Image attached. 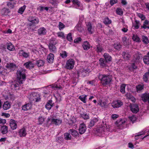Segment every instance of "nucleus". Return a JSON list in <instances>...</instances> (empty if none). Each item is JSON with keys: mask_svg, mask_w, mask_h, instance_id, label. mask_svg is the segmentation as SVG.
<instances>
[{"mask_svg": "<svg viewBox=\"0 0 149 149\" xmlns=\"http://www.w3.org/2000/svg\"><path fill=\"white\" fill-rule=\"evenodd\" d=\"M98 77L102 85L104 86L110 84L112 80V76L109 74H100Z\"/></svg>", "mask_w": 149, "mask_h": 149, "instance_id": "1", "label": "nucleus"}, {"mask_svg": "<svg viewBox=\"0 0 149 149\" xmlns=\"http://www.w3.org/2000/svg\"><path fill=\"white\" fill-rule=\"evenodd\" d=\"M26 70L22 68L18 69L17 72V78L18 83L19 84H22L26 79Z\"/></svg>", "mask_w": 149, "mask_h": 149, "instance_id": "2", "label": "nucleus"}, {"mask_svg": "<svg viewBox=\"0 0 149 149\" xmlns=\"http://www.w3.org/2000/svg\"><path fill=\"white\" fill-rule=\"evenodd\" d=\"M57 43L58 41L55 38H52L50 39L48 47L50 52L52 53L56 52L57 48L55 45Z\"/></svg>", "mask_w": 149, "mask_h": 149, "instance_id": "3", "label": "nucleus"}, {"mask_svg": "<svg viewBox=\"0 0 149 149\" xmlns=\"http://www.w3.org/2000/svg\"><path fill=\"white\" fill-rule=\"evenodd\" d=\"M91 71L88 68H82L77 71V74L78 77L81 76L82 77H85L88 76Z\"/></svg>", "mask_w": 149, "mask_h": 149, "instance_id": "4", "label": "nucleus"}, {"mask_svg": "<svg viewBox=\"0 0 149 149\" xmlns=\"http://www.w3.org/2000/svg\"><path fill=\"white\" fill-rule=\"evenodd\" d=\"M29 100L31 101L39 102L41 101V99L40 96L38 93H34L30 95Z\"/></svg>", "mask_w": 149, "mask_h": 149, "instance_id": "5", "label": "nucleus"}, {"mask_svg": "<svg viewBox=\"0 0 149 149\" xmlns=\"http://www.w3.org/2000/svg\"><path fill=\"white\" fill-rule=\"evenodd\" d=\"M28 20L31 22L29 24L30 26H34L37 24L39 22V19L38 17L32 16L29 17L28 19Z\"/></svg>", "mask_w": 149, "mask_h": 149, "instance_id": "6", "label": "nucleus"}, {"mask_svg": "<svg viewBox=\"0 0 149 149\" xmlns=\"http://www.w3.org/2000/svg\"><path fill=\"white\" fill-rule=\"evenodd\" d=\"M51 121V124L55 125H59L62 123V120L60 119L54 118L53 117L48 118L47 119V123Z\"/></svg>", "mask_w": 149, "mask_h": 149, "instance_id": "7", "label": "nucleus"}, {"mask_svg": "<svg viewBox=\"0 0 149 149\" xmlns=\"http://www.w3.org/2000/svg\"><path fill=\"white\" fill-rule=\"evenodd\" d=\"M74 63L75 61L73 59H69L66 62L65 68L67 69H72L74 67Z\"/></svg>", "mask_w": 149, "mask_h": 149, "instance_id": "8", "label": "nucleus"}, {"mask_svg": "<svg viewBox=\"0 0 149 149\" xmlns=\"http://www.w3.org/2000/svg\"><path fill=\"white\" fill-rule=\"evenodd\" d=\"M17 121L12 119L10 120L9 121V125L12 130H15L17 129Z\"/></svg>", "mask_w": 149, "mask_h": 149, "instance_id": "9", "label": "nucleus"}, {"mask_svg": "<svg viewBox=\"0 0 149 149\" xmlns=\"http://www.w3.org/2000/svg\"><path fill=\"white\" fill-rule=\"evenodd\" d=\"M123 104V102L119 100L114 101L111 103L112 106L114 108H119Z\"/></svg>", "mask_w": 149, "mask_h": 149, "instance_id": "10", "label": "nucleus"}, {"mask_svg": "<svg viewBox=\"0 0 149 149\" xmlns=\"http://www.w3.org/2000/svg\"><path fill=\"white\" fill-rule=\"evenodd\" d=\"M6 67L11 71H14L16 69L17 67V65L13 63H7Z\"/></svg>", "mask_w": 149, "mask_h": 149, "instance_id": "11", "label": "nucleus"}, {"mask_svg": "<svg viewBox=\"0 0 149 149\" xmlns=\"http://www.w3.org/2000/svg\"><path fill=\"white\" fill-rule=\"evenodd\" d=\"M86 125L84 123L80 124L79 131V132L81 134H83L86 131Z\"/></svg>", "mask_w": 149, "mask_h": 149, "instance_id": "12", "label": "nucleus"}, {"mask_svg": "<svg viewBox=\"0 0 149 149\" xmlns=\"http://www.w3.org/2000/svg\"><path fill=\"white\" fill-rule=\"evenodd\" d=\"M130 110L133 113H136L139 110V106L136 104H133L130 105Z\"/></svg>", "mask_w": 149, "mask_h": 149, "instance_id": "13", "label": "nucleus"}, {"mask_svg": "<svg viewBox=\"0 0 149 149\" xmlns=\"http://www.w3.org/2000/svg\"><path fill=\"white\" fill-rule=\"evenodd\" d=\"M47 32L46 29L43 27H40L38 30V34L41 36L45 35Z\"/></svg>", "mask_w": 149, "mask_h": 149, "instance_id": "14", "label": "nucleus"}, {"mask_svg": "<svg viewBox=\"0 0 149 149\" xmlns=\"http://www.w3.org/2000/svg\"><path fill=\"white\" fill-rule=\"evenodd\" d=\"M18 54L19 56H22L26 58L29 57L30 56L29 52H26L23 49L19 50Z\"/></svg>", "mask_w": 149, "mask_h": 149, "instance_id": "15", "label": "nucleus"}, {"mask_svg": "<svg viewBox=\"0 0 149 149\" xmlns=\"http://www.w3.org/2000/svg\"><path fill=\"white\" fill-rule=\"evenodd\" d=\"M18 134L20 137H25L27 134L26 128L23 127L19 130L18 132Z\"/></svg>", "mask_w": 149, "mask_h": 149, "instance_id": "16", "label": "nucleus"}, {"mask_svg": "<svg viewBox=\"0 0 149 149\" xmlns=\"http://www.w3.org/2000/svg\"><path fill=\"white\" fill-rule=\"evenodd\" d=\"M99 64L102 68H104L107 66V62L103 58H101L99 60Z\"/></svg>", "mask_w": 149, "mask_h": 149, "instance_id": "17", "label": "nucleus"}, {"mask_svg": "<svg viewBox=\"0 0 149 149\" xmlns=\"http://www.w3.org/2000/svg\"><path fill=\"white\" fill-rule=\"evenodd\" d=\"M142 100L144 102H147L149 100V93H145L143 94L141 96Z\"/></svg>", "mask_w": 149, "mask_h": 149, "instance_id": "18", "label": "nucleus"}, {"mask_svg": "<svg viewBox=\"0 0 149 149\" xmlns=\"http://www.w3.org/2000/svg\"><path fill=\"white\" fill-rule=\"evenodd\" d=\"M32 104L30 103L26 104L22 107V109L24 111H26L31 109Z\"/></svg>", "mask_w": 149, "mask_h": 149, "instance_id": "19", "label": "nucleus"}, {"mask_svg": "<svg viewBox=\"0 0 149 149\" xmlns=\"http://www.w3.org/2000/svg\"><path fill=\"white\" fill-rule=\"evenodd\" d=\"M8 127L6 125H3L1 126V132L3 134H6L8 132Z\"/></svg>", "mask_w": 149, "mask_h": 149, "instance_id": "20", "label": "nucleus"}, {"mask_svg": "<svg viewBox=\"0 0 149 149\" xmlns=\"http://www.w3.org/2000/svg\"><path fill=\"white\" fill-rule=\"evenodd\" d=\"M54 103H52V100H49L45 105V108L47 110H50L54 106Z\"/></svg>", "mask_w": 149, "mask_h": 149, "instance_id": "21", "label": "nucleus"}, {"mask_svg": "<svg viewBox=\"0 0 149 149\" xmlns=\"http://www.w3.org/2000/svg\"><path fill=\"white\" fill-rule=\"evenodd\" d=\"M11 104L8 101L5 102L2 106L3 109L4 110H6L11 107Z\"/></svg>", "mask_w": 149, "mask_h": 149, "instance_id": "22", "label": "nucleus"}, {"mask_svg": "<svg viewBox=\"0 0 149 149\" xmlns=\"http://www.w3.org/2000/svg\"><path fill=\"white\" fill-rule=\"evenodd\" d=\"M82 46L84 50H88L90 48V45L89 42L87 41L84 42Z\"/></svg>", "mask_w": 149, "mask_h": 149, "instance_id": "23", "label": "nucleus"}, {"mask_svg": "<svg viewBox=\"0 0 149 149\" xmlns=\"http://www.w3.org/2000/svg\"><path fill=\"white\" fill-rule=\"evenodd\" d=\"M137 68V66L134 63H131L128 67V70L130 72H134V70H136Z\"/></svg>", "mask_w": 149, "mask_h": 149, "instance_id": "24", "label": "nucleus"}, {"mask_svg": "<svg viewBox=\"0 0 149 149\" xmlns=\"http://www.w3.org/2000/svg\"><path fill=\"white\" fill-rule=\"evenodd\" d=\"M82 24V22L81 21H79L75 27V29L80 32H82L83 30V28Z\"/></svg>", "mask_w": 149, "mask_h": 149, "instance_id": "25", "label": "nucleus"}, {"mask_svg": "<svg viewBox=\"0 0 149 149\" xmlns=\"http://www.w3.org/2000/svg\"><path fill=\"white\" fill-rule=\"evenodd\" d=\"M86 26L88 33L90 34L93 33L94 32L93 31L92 25L91 23L90 22H88L86 24Z\"/></svg>", "mask_w": 149, "mask_h": 149, "instance_id": "26", "label": "nucleus"}, {"mask_svg": "<svg viewBox=\"0 0 149 149\" xmlns=\"http://www.w3.org/2000/svg\"><path fill=\"white\" fill-rule=\"evenodd\" d=\"M24 65L27 69H32L34 68V64L29 61L24 63Z\"/></svg>", "mask_w": 149, "mask_h": 149, "instance_id": "27", "label": "nucleus"}, {"mask_svg": "<svg viewBox=\"0 0 149 149\" xmlns=\"http://www.w3.org/2000/svg\"><path fill=\"white\" fill-rule=\"evenodd\" d=\"M54 58V55L52 53H50L47 56V61L49 63H53Z\"/></svg>", "mask_w": 149, "mask_h": 149, "instance_id": "28", "label": "nucleus"}, {"mask_svg": "<svg viewBox=\"0 0 149 149\" xmlns=\"http://www.w3.org/2000/svg\"><path fill=\"white\" fill-rule=\"evenodd\" d=\"M103 56L104 58V59L107 62H110L112 61V58L109 54L107 53H104L103 55Z\"/></svg>", "mask_w": 149, "mask_h": 149, "instance_id": "29", "label": "nucleus"}, {"mask_svg": "<svg viewBox=\"0 0 149 149\" xmlns=\"http://www.w3.org/2000/svg\"><path fill=\"white\" fill-rule=\"evenodd\" d=\"M98 121V119L96 118H94L93 119L91 120L90 122V124L88 125V127L91 128L94 125L95 123Z\"/></svg>", "mask_w": 149, "mask_h": 149, "instance_id": "30", "label": "nucleus"}, {"mask_svg": "<svg viewBox=\"0 0 149 149\" xmlns=\"http://www.w3.org/2000/svg\"><path fill=\"white\" fill-rule=\"evenodd\" d=\"M103 50V48L102 45L99 44L96 45V48L95 49V50L97 53H101Z\"/></svg>", "mask_w": 149, "mask_h": 149, "instance_id": "31", "label": "nucleus"}, {"mask_svg": "<svg viewBox=\"0 0 149 149\" xmlns=\"http://www.w3.org/2000/svg\"><path fill=\"white\" fill-rule=\"evenodd\" d=\"M144 88V85L143 84H139L136 86V91L137 92H141L143 90Z\"/></svg>", "mask_w": 149, "mask_h": 149, "instance_id": "32", "label": "nucleus"}, {"mask_svg": "<svg viewBox=\"0 0 149 149\" xmlns=\"http://www.w3.org/2000/svg\"><path fill=\"white\" fill-rule=\"evenodd\" d=\"M44 62L42 60H38L36 61L35 63V65L38 67H40L44 65Z\"/></svg>", "mask_w": 149, "mask_h": 149, "instance_id": "33", "label": "nucleus"}, {"mask_svg": "<svg viewBox=\"0 0 149 149\" xmlns=\"http://www.w3.org/2000/svg\"><path fill=\"white\" fill-rule=\"evenodd\" d=\"M122 55L124 59L126 60H129L130 58V55L127 52L126 53L125 52H123Z\"/></svg>", "mask_w": 149, "mask_h": 149, "instance_id": "34", "label": "nucleus"}, {"mask_svg": "<svg viewBox=\"0 0 149 149\" xmlns=\"http://www.w3.org/2000/svg\"><path fill=\"white\" fill-rule=\"evenodd\" d=\"M122 45L120 43H115L113 45V47L115 49L119 51L122 48Z\"/></svg>", "mask_w": 149, "mask_h": 149, "instance_id": "35", "label": "nucleus"}, {"mask_svg": "<svg viewBox=\"0 0 149 149\" xmlns=\"http://www.w3.org/2000/svg\"><path fill=\"white\" fill-rule=\"evenodd\" d=\"M148 79H149V73L147 72L143 75V79L145 82H147L148 80Z\"/></svg>", "mask_w": 149, "mask_h": 149, "instance_id": "36", "label": "nucleus"}, {"mask_svg": "<svg viewBox=\"0 0 149 149\" xmlns=\"http://www.w3.org/2000/svg\"><path fill=\"white\" fill-rule=\"evenodd\" d=\"M38 124L39 125H41L44 122L45 118L43 116H40L38 118Z\"/></svg>", "mask_w": 149, "mask_h": 149, "instance_id": "37", "label": "nucleus"}, {"mask_svg": "<svg viewBox=\"0 0 149 149\" xmlns=\"http://www.w3.org/2000/svg\"><path fill=\"white\" fill-rule=\"evenodd\" d=\"M148 56H144L143 58V61L144 63L146 64H149V52L147 54Z\"/></svg>", "mask_w": 149, "mask_h": 149, "instance_id": "38", "label": "nucleus"}, {"mask_svg": "<svg viewBox=\"0 0 149 149\" xmlns=\"http://www.w3.org/2000/svg\"><path fill=\"white\" fill-rule=\"evenodd\" d=\"M10 12V10L8 8H3L1 10L2 14L4 15H7Z\"/></svg>", "mask_w": 149, "mask_h": 149, "instance_id": "39", "label": "nucleus"}, {"mask_svg": "<svg viewBox=\"0 0 149 149\" xmlns=\"http://www.w3.org/2000/svg\"><path fill=\"white\" fill-rule=\"evenodd\" d=\"M122 40L123 45L124 46H126L129 45V42L126 36L123 37L122 38Z\"/></svg>", "mask_w": 149, "mask_h": 149, "instance_id": "40", "label": "nucleus"}, {"mask_svg": "<svg viewBox=\"0 0 149 149\" xmlns=\"http://www.w3.org/2000/svg\"><path fill=\"white\" fill-rule=\"evenodd\" d=\"M69 133H71L72 135L75 137H77L78 134V132L74 129H70L69 130Z\"/></svg>", "mask_w": 149, "mask_h": 149, "instance_id": "41", "label": "nucleus"}, {"mask_svg": "<svg viewBox=\"0 0 149 149\" xmlns=\"http://www.w3.org/2000/svg\"><path fill=\"white\" fill-rule=\"evenodd\" d=\"M103 22L106 25L109 24L111 23V21L108 17H106L104 19Z\"/></svg>", "mask_w": 149, "mask_h": 149, "instance_id": "42", "label": "nucleus"}, {"mask_svg": "<svg viewBox=\"0 0 149 149\" xmlns=\"http://www.w3.org/2000/svg\"><path fill=\"white\" fill-rule=\"evenodd\" d=\"M98 104L102 107L105 108L107 103L105 102H102L101 100H99L98 101Z\"/></svg>", "mask_w": 149, "mask_h": 149, "instance_id": "43", "label": "nucleus"}, {"mask_svg": "<svg viewBox=\"0 0 149 149\" xmlns=\"http://www.w3.org/2000/svg\"><path fill=\"white\" fill-rule=\"evenodd\" d=\"M135 24L134 25V26L135 29H137L139 28V26L141 25L140 21L136 19L135 20Z\"/></svg>", "mask_w": 149, "mask_h": 149, "instance_id": "44", "label": "nucleus"}, {"mask_svg": "<svg viewBox=\"0 0 149 149\" xmlns=\"http://www.w3.org/2000/svg\"><path fill=\"white\" fill-rule=\"evenodd\" d=\"M142 41L146 44H147L149 43V40L148 37L144 36H142Z\"/></svg>", "mask_w": 149, "mask_h": 149, "instance_id": "45", "label": "nucleus"}, {"mask_svg": "<svg viewBox=\"0 0 149 149\" xmlns=\"http://www.w3.org/2000/svg\"><path fill=\"white\" fill-rule=\"evenodd\" d=\"M71 136L70 134L68 133H65L64 134V138L67 140H70L71 139Z\"/></svg>", "mask_w": 149, "mask_h": 149, "instance_id": "46", "label": "nucleus"}, {"mask_svg": "<svg viewBox=\"0 0 149 149\" xmlns=\"http://www.w3.org/2000/svg\"><path fill=\"white\" fill-rule=\"evenodd\" d=\"M15 4V3L12 1H8L7 3V5L8 7L11 8H13L14 7V5Z\"/></svg>", "mask_w": 149, "mask_h": 149, "instance_id": "47", "label": "nucleus"}, {"mask_svg": "<svg viewBox=\"0 0 149 149\" xmlns=\"http://www.w3.org/2000/svg\"><path fill=\"white\" fill-rule=\"evenodd\" d=\"M133 40L137 42H140V39L139 38L137 35H134L132 37Z\"/></svg>", "mask_w": 149, "mask_h": 149, "instance_id": "48", "label": "nucleus"}, {"mask_svg": "<svg viewBox=\"0 0 149 149\" xmlns=\"http://www.w3.org/2000/svg\"><path fill=\"white\" fill-rule=\"evenodd\" d=\"M67 56V53L65 51H62L60 53V56L63 58H65Z\"/></svg>", "mask_w": 149, "mask_h": 149, "instance_id": "49", "label": "nucleus"}, {"mask_svg": "<svg viewBox=\"0 0 149 149\" xmlns=\"http://www.w3.org/2000/svg\"><path fill=\"white\" fill-rule=\"evenodd\" d=\"M116 12L117 14L120 15H123V12L122 9L120 8H117Z\"/></svg>", "mask_w": 149, "mask_h": 149, "instance_id": "50", "label": "nucleus"}, {"mask_svg": "<svg viewBox=\"0 0 149 149\" xmlns=\"http://www.w3.org/2000/svg\"><path fill=\"white\" fill-rule=\"evenodd\" d=\"M26 7V5H24L23 6L20 7L19 8L18 10V13L21 14H22L24 12Z\"/></svg>", "mask_w": 149, "mask_h": 149, "instance_id": "51", "label": "nucleus"}, {"mask_svg": "<svg viewBox=\"0 0 149 149\" xmlns=\"http://www.w3.org/2000/svg\"><path fill=\"white\" fill-rule=\"evenodd\" d=\"M83 95L80 96L79 97V99L82 101L84 103H86V99L87 96L86 95H84V96L82 97Z\"/></svg>", "mask_w": 149, "mask_h": 149, "instance_id": "52", "label": "nucleus"}, {"mask_svg": "<svg viewBox=\"0 0 149 149\" xmlns=\"http://www.w3.org/2000/svg\"><path fill=\"white\" fill-rule=\"evenodd\" d=\"M125 84H122L120 86V91L123 94L125 92Z\"/></svg>", "mask_w": 149, "mask_h": 149, "instance_id": "53", "label": "nucleus"}, {"mask_svg": "<svg viewBox=\"0 0 149 149\" xmlns=\"http://www.w3.org/2000/svg\"><path fill=\"white\" fill-rule=\"evenodd\" d=\"M81 116L85 120H87L89 119L88 115L86 113H83L80 114Z\"/></svg>", "mask_w": 149, "mask_h": 149, "instance_id": "54", "label": "nucleus"}, {"mask_svg": "<svg viewBox=\"0 0 149 149\" xmlns=\"http://www.w3.org/2000/svg\"><path fill=\"white\" fill-rule=\"evenodd\" d=\"M12 87L14 89L16 90L17 89V88L19 87V84L18 83L16 82L13 83L11 85Z\"/></svg>", "mask_w": 149, "mask_h": 149, "instance_id": "55", "label": "nucleus"}, {"mask_svg": "<svg viewBox=\"0 0 149 149\" xmlns=\"http://www.w3.org/2000/svg\"><path fill=\"white\" fill-rule=\"evenodd\" d=\"M144 134V133L143 132H140L137 133H136L135 135V139L136 140H137L139 139V137L141 136V135Z\"/></svg>", "mask_w": 149, "mask_h": 149, "instance_id": "56", "label": "nucleus"}, {"mask_svg": "<svg viewBox=\"0 0 149 149\" xmlns=\"http://www.w3.org/2000/svg\"><path fill=\"white\" fill-rule=\"evenodd\" d=\"M7 48L8 49L11 51H13L14 49L13 46L11 43L8 44L7 46Z\"/></svg>", "mask_w": 149, "mask_h": 149, "instance_id": "57", "label": "nucleus"}, {"mask_svg": "<svg viewBox=\"0 0 149 149\" xmlns=\"http://www.w3.org/2000/svg\"><path fill=\"white\" fill-rule=\"evenodd\" d=\"M67 39L70 42H71L72 40V34L71 33H69L66 37Z\"/></svg>", "mask_w": 149, "mask_h": 149, "instance_id": "58", "label": "nucleus"}, {"mask_svg": "<svg viewBox=\"0 0 149 149\" xmlns=\"http://www.w3.org/2000/svg\"><path fill=\"white\" fill-rule=\"evenodd\" d=\"M137 16L139 17L142 20H143L146 19V17L145 16L142 14L140 13H138L137 14Z\"/></svg>", "mask_w": 149, "mask_h": 149, "instance_id": "59", "label": "nucleus"}, {"mask_svg": "<svg viewBox=\"0 0 149 149\" xmlns=\"http://www.w3.org/2000/svg\"><path fill=\"white\" fill-rule=\"evenodd\" d=\"M82 40L81 38L80 37H78L74 40V42L76 43H77L81 42Z\"/></svg>", "mask_w": 149, "mask_h": 149, "instance_id": "60", "label": "nucleus"}, {"mask_svg": "<svg viewBox=\"0 0 149 149\" xmlns=\"http://www.w3.org/2000/svg\"><path fill=\"white\" fill-rule=\"evenodd\" d=\"M129 119L133 123H134L136 120V118L135 116H132L129 117Z\"/></svg>", "mask_w": 149, "mask_h": 149, "instance_id": "61", "label": "nucleus"}, {"mask_svg": "<svg viewBox=\"0 0 149 149\" xmlns=\"http://www.w3.org/2000/svg\"><path fill=\"white\" fill-rule=\"evenodd\" d=\"M118 0H110V3L111 6H113L115 4L118 3Z\"/></svg>", "mask_w": 149, "mask_h": 149, "instance_id": "62", "label": "nucleus"}, {"mask_svg": "<svg viewBox=\"0 0 149 149\" xmlns=\"http://www.w3.org/2000/svg\"><path fill=\"white\" fill-rule=\"evenodd\" d=\"M58 36V37H61L63 38H64L65 36L64 33L62 32H59L57 33Z\"/></svg>", "mask_w": 149, "mask_h": 149, "instance_id": "63", "label": "nucleus"}, {"mask_svg": "<svg viewBox=\"0 0 149 149\" xmlns=\"http://www.w3.org/2000/svg\"><path fill=\"white\" fill-rule=\"evenodd\" d=\"M72 1L73 4H76L78 6L79 5V2L78 0H72Z\"/></svg>", "mask_w": 149, "mask_h": 149, "instance_id": "64", "label": "nucleus"}]
</instances>
